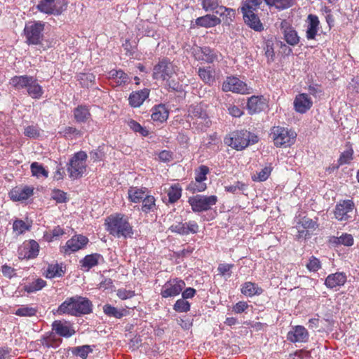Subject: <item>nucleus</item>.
I'll use <instances>...</instances> for the list:
<instances>
[{
	"mask_svg": "<svg viewBox=\"0 0 359 359\" xmlns=\"http://www.w3.org/2000/svg\"><path fill=\"white\" fill-rule=\"evenodd\" d=\"M294 109L299 114H305L313 106V101L306 93H299L294 100Z\"/></svg>",
	"mask_w": 359,
	"mask_h": 359,
	"instance_id": "6ab92c4d",
	"label": "nucleus"
},
{
	"mask_svg": "<svg viewBox=\"0 0 359 359\" xmlns=\"http://www.w3.org/2000/svg\"><path fill=\"white\" fill-rule=\"evenodd\" d=\"M31 228L30 224H26L23 220L16 219L13 224V230L18 236L23 234Z\"/></svg>",
	"mask_w": 359,
	"mask_h": 359,
	"instance_id": "864d4df0",
	"label": "nucleus"
},
{
	"mask_svg": "<svg viewBox=\"0 0 359 359\" xmlns=\"http://www.w3.org/2000/svg\"><path fill=\"white\" fill-rule=\"evenodd\" d=\"M88 241V238L85 236L75 235L66 242L65 245L61 247L60 252L65 255H70L83 248Z\"/></svg>",
	"mask_w": 359,
	"mask_h": 359,
	"instance_id": "2eb2a0df",
	"label": "nucleus"
},
{
	"mask_svg": "<svg viewBox=\"0 0 359 359\" xmlns=\"http://www.w3.org/2000/svg\"><path fill=\"white\" fill-rule=\"evenodd\" d=\"M233 267V264H219L217 267V271L219 274L222 276H227L229 278L231 276V270Z\"/></svg>",
	"mask_w": 359,
	"mask_h": 359,
	"instance_id": "69168bd1",
	"label": "nucleus"
},
{
	"mask_svg": "<svg viewBox=\"0 0 359 359\" xmlns=\"http://www.w3.org/2000/svg\"><path fill=\"white\" fill-rule=\"evenodd\" d=\"M52 330L57 335L69 338L75 334V330L69 322L55 320L52 324Z\"/></svg>",
	"mask_w": 359,
	"mask_h": 359,
	"instance_id": "412c9836",
	"label": "nucleus"
},
{
	"mask_svg": "<svg viewBox=\"0 0 359 359\" xmlns=\"http://www.w3.org/2000/svg\"><path fill=\"white\" fill-rule=\"evenodd\" d=\"M199 226L196 221L191 220L188 222H182L172 224L169 229L172 233L180 235H188L189 233H196L198 231Z\"/></svg>",
	"mask_w": 359,
	"mask_h": 359,
	"instance_id": "a211bd4d",
	"label": "nucleus"
},
{
	"mask_svg": "<svg viewBox=\"0 0 359 359\" xmlns=\"http://www.w3.org/2000/svg\"><path fill=\"white\" fill-rule=\"evenodd\" d=\"M93 351V349L88 345L77 346L73 351V353L82 359H86L88 355Z\"/></svg>",
	"mask_w": 359,
	"mask_h": 359,
	"instance_id": "0e129e2a",
	"label": "nucleus"
},
{
	"mask_svg": "<svg viewBox=\"0 0 359 359\" xmlns=\"http://www.w3.org/2000/svg\"><path fill=\"white\" fill-rule=\"evenodd\" d=\"M168 116L169 111L165 104L155 105L151 109V117L154 121L163 123L168 119Z\"/></svg>",
	"mask_w": 359,
	"mask_h": 359,
	"instance_id": "c756f323",
	"label": "nucleus"
},
{
	"mask_svg": "<svg viewBox=\"0 0 359 359\" xmlns=\"http://www.w3.org/2000/svg\"><path fill=\"white\" fill-rule=\"evenodd\" d=\"M218 199L215 195H196L189 198L188 203L194 212H205L210 210Z\"/></svg>",
	"mask_w": 359,
	"mask_h": 359,
	"instance_id": "6e6552de",
	"label": "nucleus"
},
{
	"mask_svg": "<svg viewBox=\"0 0 359 359\" xmlns=\"http://www.w3.org/2000/svg\"><path fill=\"white\" fill-rule=\"evenodd\" d=\"M39 245L34 240L25 241L18 248V258L20 259H31L36 258L39 252Z\"/></svg>",
	"mask_w": 359,
	"mask_h": 359,
	"instance_id": "dca6fc26",
	"label": "nucleus"
},
{
	"mask_svg": "<svg viewBox=\"0 0 359 359\" xmlns=\"http://www.w3.org/2000/svg\"><path fill=\"white\" fill-rule=\"evenodd\" d=\"M51 198L57 203H66L68 201L67 193L60 189H53L51 194Z\"/></svg>",
	"mask_w": 359,
	"mask_h": 359,
	"instance_id": "e2e57ef3",
	"label": "nucleus"
},
{
	"mask_svg": "<svg viewBox=\"0 0 359 359\" xmlns=\"http://www.w3.org/2000/svg\"><path fill=\"white\" fill-rule=\"evenodd\" d=\"M32 76L22 75L15 76L10 80V84L17 90L27 88L29 81H32Z\"/></svg>",
	"mask_w": 359,
	"mask_h": 359,
	"instance_id": "58836bf2",
	"label": "nucleus"
},
{
	"mask_svg": "<svg viewBox=\"0 0 359 359\" xmlns=\"http://www.w3.org/2000/svg\"><path fill=\"white\" fill-rule=\"evenodd\" d=\"M207 189V184L205 181L202 180H194L191 181L187 187V190L192 192H202L204 191Z\"/></svg>",
	"mask_w": 359,
	"mask_h": 359,
	"instance_id": "3c124183",
	"label": "nucleus"
},
{
	"mask_svg": "<svg viewBox=\"0 0 359 359\" xmlns=\"http://www.w3.org/2000/svg\"><path fill=\"white\" fill-rule=\"evenodd\" d=\"M103 311L107 316L114 317L118 319L126 316L127 313L126 309H118L110 304L104 305L103 307Z\"/></svg>",
	"mask_w": 359,
	"mask_h": 359,
	"instance_id": "c03bdc74",
	"label": "nucleus"
},
{
	"mask_svg": "<svg viewBox=\"0 0 359 359\" xmlns=\"http://www.w3.org/2000/svg\"><path fill=\"white\" fill-rule=\"evenodd\" d=\"M307 19L308 26L306 32V37L308 40H313L316 39L319 29L320 21L318 16L313 14H309Z\"/></svg>",
	"mask_w": 359,
	"mask_h": 359,
	"instance_id": "bb28decb",
	"label": "nucleus"
},
{
	"mask_svg": "<svg viewBox=\"0 0 359 359\" xmlns=\"http://www.w3.org/2000/svg\"><path fill=\"white\" fill-rule=\"evenodd\" d=\"M185 282L178 278L168 280L161 290V295L163 298L174 297L179 295L184 287Z\"/></svg>",
	"mask_w": 359,
	"mask_h": 359,
	"instance_id": "ddd939ff",
	"label": "nucleus"
},
{
	"mask_svg": "<svg viewBox=\"0 0 359 359\" xmlns=\"http://www.w3.org/2000/svg\"><path fill=\"white\" fill-rule=\"evenodd\" d=\"M142 201L141 210L145 214L154 212L156 210V198L154 196L147 195Z\"/></svg>",
	"mask_w": 359,
	"mask_h": 359,
	"instance_id": "79ce46f5",
	"label": "nucleus"
},
{
	"mask_svg": "<svg viewBox=\"0 0 359 359\" xmlns=\"http://www.w3.org/2000/svg\"><path fill=\"white\" fill-rule=\"evenodd\" d=\"M334 242L337 244L351 247L354 243V239L351 234L344 233L339 237H334Z\"/></svg>",
	"mask_w": 359,
	"mask_h": 359,
	"instance_id": "13d9d810",
	"label": "nucleus"
},
{
	"mask_svg": "<svg viewBox=\"0 0 359 359\" xmlns=\"http://www.w3.org/2000/svg\"><path fill=\"white\" fill-rule=\"evenodd\" d=\"M192 55L198 61H203L206 63H214L218 62L222 56L219 51L215 50L210 47L196 46L192 49Z\"/></svg>",
	"mask_w": 359,
	"mask_h": 359,
	"instance_id": "f8f14e48",
	"label": "nucleus"
},
{
	"mask_svg": "<svg viewBox=\"0 0 359 359\" xmlns=\"http://www.w3.org/2000/svg\"><path fill=\"white\" fill-rule=\"evenodd\" d=\"M263 48L268 62H273L275 59L274 42L272 39H266L264 41Z\"/></svg>",
	"mask_w": 359,
	"mask_h": 359,
	"instance_id": "8fccbe9b",
	"label": "nucleus"
},
{
	"mask_svg": "<svg viewBox=\"0 0 359 359\" xmlns=\"http://www.w3.org/2000/svg\"><path fill=\"white\" fill-rule=\"evenodd\" d=\"M93 311V304L86 297L76 295L68 297L57 309L55 313L57 315H69L72 316H81L89 314Z\"/></svg>",
	"mask_w": 359,
	"mask_h": 359,
	"instance_id": "f03ea898",
	"label": "nucleus"
},
{
	"mask_svg": "<svg viewBox=\"0 0 359 359\" xmlns=\"http://www.w3.org/2000/svg\"><path fill=\"white\" fill-rule=\"evenodd\" d=\"M55 332H47L41 339V344L46 348H56L62 342V339L57 338Z\"/></svg>",
	"mask_w": 359,
	"mask_h": 359,
	"instance_id": "4c0bfd02",
	"label": "nucleus"
},
{
	"mask_svg": "<svg viewBox=\"0 0 359 359\" xmlns=\"http://www.w3.org/2000/svg\"><path fill=\"white\" fill-rule=\"evenodd\" d=\"M182 188L179 184H174L170 186L168 191V200L170 203L177 202L182 196Z\"/></svg>",
	"mask_w": 359,
	"mask_h": 359,
	"instance_id": "de8ad7c7",
	"label": "nucleus"
},
{
	"mask_svg": "<svg viewBox=\"0 0 359 359\" xmlns=\"http://www.w3.org/2000/svg\"><path fill=\"white\" fill-rule=\"evenodd\" d=\"M147 189L145 187H131L128 191V198L133 203H140L144 197Z\"/></svg>",
	"mask_w": 359,
	"mask_h": 359,
	"instance_id": "ea45409f",
	"label": "nucleus"
},
{
	"mask_svg": "<svg viewBox=\"0 0 359 359\" xmlns=\"http://www.w3.org/2000/svg\"><path fill=\"white\" fill-rule=\"evenodd\" d=\"M44 24L41 22H30L25 25L24 34L28 45H39L43 38Z\"/></svg>",
	"mask_w": 359,
	"mask_h": 359,
	"instance_id": "0eeeda50",
	"label": "nucleus"
},
{
	"mask_svg": "<svg viewBox=\"0 0 359 359\" xmlns=\"http://www.w3.org/2000/svg\"><path fill=\"white\" fill-rule=\"evenodd\" d=\"M62 133L63 136L67 139L77 138L82 136L81 131L72 126L65 127L62 131Z\"/></svg>",
	"mask_w": 359,
	"mask_h": 359,
	"instance_id": "bf43d9fd",
	"label": "nucleus"
},
{
	"mask_svg": "<svg viewBox=\"0 0 359 359\" xmlns=\"http://www.w3.org/2000/svg\"><path fill=\"white\" fill-rule=\"evenodd\" d=\"M65 273L63 264H48L43 275L46 278L53 279L55 278L62 277Z\"/></svg>",
	"mask_w": 359,
	"mask_h": 359,
	"instance_id": "473e14b6",
	"label": "nucleus"
},
{
	"mask_svg": "<svg viewBox=\"0 0 359 359\" xmlns=\"http://www.w3.org/2000/svg\"><path fill=\"white\" fill-rule=\"evenodd\" d=\"M38 309L29 305H22L15 311V314L20 317H32L36 315Z\"/></svg>",
	"mask_w": 359,
	"mask_h": 359,
	"instance_id": "09e8293b",
	"label": "nucleus"
},
{
	"mask_svg": "<svg viewBox=\"0 0 359 359\" xmlns=\"http://www.w3.org/2000/svg\"><path fill=\"white\" fill-rule=\"evenodd\" d=\"M220 18L215 15L207 14L204 16L199 17L196 20V24L198 26L203 27H212L221 23Z\"/></svg>",
	"mask_w": 359,
	"mask_h": 359,
	"instance_id": "72a5a7b5",
	"label": "nucleus"
},
{
	"mask_svg": "<svg viewBox=\"0 0 359 359\" xmlns=\"http://www.w3.org/2000/svg\"><path fill=\"white\" fill-rule=\"evenodd\" d=\"M346 275L343 272H336L327 276L325 280V285L327 288L334 289L341 287L346 282Z\"/></svg>",
	"mask_w": 359,
	"mask_h": 359,
	"instance_id": "393cba45",
	"label": "nucleus"
},
{
	"mask_svg": "<svg viewBox=\"0 0 359 359\" xmlns=\"http://www.w3.org/2000/svg\"><path fill=\"white\" fill-rule=\"evenodd\" d=\"M355 208V203L351 199L341 200L335 205L334 216L340 222L348 221L351 217L349 213Z\"/></svg>",
	"mask_w": 359,
	"mask_h": 359,
	"instance_id": "4468645a",
	"label": "nucleus"
},
{
	"mask_svg": "<svg viewBox=\"0 0 359 359\" xmlns=\"http://www.w3.org/2000/svg\"><path fill=\"white\" fill-rule=\"evenodd\" d=\"M87 158V154L83 151H78L74 154L67 168L70 178L78 179L82 177L86 170Z\"/></svg>",
	"mask_w": 359,
	"mask_h": 359,
	"instance_id": "423d86ee",
	"label": "nucleus"
},
{
	"mask_svg": "<svg viewBox=\"0 0 359 359\" xmlns=\"http://www.w3.org/2000/svg\"><path fill=\"white\" fill-rule=\"evenodd\" d=\"M26 89L28 95L33 99H39L43 94L42 86L38 83L37 79L34 76Z\"/></svg>",
	"mask_w": 359,
	"mask_h": 359,
	"instance_id": "e433bc0d",
	"label": "nucleus"
},
{
	"mask_svg": "<svg viewBox=\"0 0 359 359\" xmlns=\"http://www.w3.org/2000/svg\"><path fill=\"white\" fill-rule=\"evenodd\" d=\"M31 172L33 176L36 177H43L47 178L48 177V172L43 168V166L37 162H34L30 166Z\"/></svg>",
	"mask_w": 359,
	"mask_h": 359,
	"instance_id": "5fc2aeb1",
	"label": "nucleus"
},
{
	"mask_svg": "<svg viewBox=\"0 0 359 359\" xmlns=\"http://www.w3.org/2000/svg\"><path fill=\"white\" fill-rule=\"evenodd\" d=\"M188 117L201 125V128H208L211 124V121L207 113V105L203 103L191 104L188 109Z\"/></svg>",
	"mask_w": 359,
	"mask_h": 359,
	"instance_id": "1a4fd4ad",
	"label": "nucleus"
},
{
	"mask_svg": "<svg viewBox=\"0 0 359 359\" xmlns=\"http://www.w3.org/2000/svg\"><path fill=\"white\" fill-rule=\"evenodd\" d=\"M46 281L42 278H36L32 282L22 284V290L28 294L36 292L46 286Z\"/></svg>",
	"mask_w": 359,
	"mask_h": 359,
	"instance_id": "c9c22d12",
	"label": "nucleus"
},
{
	"mask_svg": "<svg viewBox=\"0 0 359 359\" xmlns=\"http://www.w3.org/2000/svg\"><path fill=\"white\" fill-rule=\"evenodd\" d=\"M209 172V168L207 165H201L195 170L194 179H196V180L206 181L208 180L207 175Z\"/></svg>",
	"mask_w": 359,
	"mask_h": 359,
	"instance_id": "680f3d73",
	"label": "nucleus"
},
{
	"mask_svg": "<svg viewBox=\"0 0 359 359\" xmlns=\"http://www.w3.org/2000/svg\"><path fill=\"white\" fill-rule=\"evenodd\" d=\"M110 77L115 79L118 86H123L129 82V76L122 69H113L109 72Z\"/></svg>",
	"mask_w": 359,
	"mask_h": 359,
	"instance_id": "a18cd8bd",
	"label": "nucleus"
},
{
	"mask_svg": "<svg viewBox=\"0 0 359 359\" xmlns=\"http://www.w3.org/2000/svg\"><path fill=\"white\" fill-rule=\"evenodd\" d=\"M53 2L54 0H41L37 5V8L41 12L48 15H61L62 7L57 5L56 7L53 6V8H52ZM57 4H59L57 3Z\"/></svg>",
	"mask_w": 359,
	"mask_h": 359,
	"instance_id": "7c9ffc66",
	"label": "nucleus"
},
{
	"mask_svg": "<svg viewBox=\"0 0 359 359\" xmlns=\"http://www.w3.org/2000/svg\"><path fill=\"white\" fill-rule=\"evenodd\" d=\"M198 74L200 79L209 86L213 85L216 81L215 70L211 67H199Z\"/></svg>",
	"mask_w": 359,
	"mask_h": 359,
	"instance_id": "2f4dec72",
	"label": "nucleus"
},
{
	"mask_svg": "<svg viewBox=\"0 0 359 359\" xmlns=\"http://www.w3.org/2000/svg\"><path fill=\"white\" fill-rule=\"evenodd\" d=\"M190 309L189 302L183 298L177 299L173 305V309L179 313H187L190 311Z\"/></svg>",
	"mask_w": 359,
	"mask_h": 359,
	"instance_id": "4d7b16f0",
	"label": "nucleus"
},
{
	"mask_svg": "<svg viewBox=\"0 0 359 359\" xmlns=\"http://www.w3.org/2000/svg\"><path fill=\"white\" fill-rule=\"evenodd\" d=\"M104 257L99 253H93L86 255L80 260L81 268L85 271H89L93 267L98 265L100 262H104Z\"/></svg>",
	"mask_w": 359,
	"mask_h": 359,
	"instance_id": "a878e982",
	"label": "nucleus"
},
{
	"mask_svg": "<svg viewBox=\"0 0 359 359\" xmlns=\"http://www.w3.org/2000/svg\"><path fill=\"white\" fill-rule=\"evenodd\" d=\"M177 71V67L169 58L163 57L159 59L154 66L152 78L155 80L165 81L170 88L177 90L179 83L172 79Z\"/></svg>",
	"mask_w": 359,
	"mask_h": 359,
	"instance_id": "7ed1b4c3",
	"label": "nucleus"
},
{
	"mask_svg": "<svg viewBox=\"0 0 359 359\" xmlns=\"http://www.w3.org/2000/svg\"><path fill=\"white\" fill-rule=\"evenodd\" d=\"M106 231L115 238H132L134 231L128 217L122 213H114L108 216L104 221Z\"/></svg>",
	"mask_w": 359,
	"mask_h": 359,
	"instance_id": "f257e3e1",
	"label": "nucleus"
},
{
	"mask_svg": "<svg viewBox=\"0 0 359 359\" xmlns=\"http://www.w3.org/2000/svg\"><path fill=\"white\" fill-rule=\"evenodd\" d=\"M349 148L342 152L337 161L338 166L348 164L353 158V149H352L350 143H348Z\"/></svg>",
	"mask_w": 359,
	"mask_h": 359,
	"instance_id": "603ef678",
	"label": "nucleus"
},
{
	"mask_svg": "<svg viewBox=\"0 0 359 359\" xmlns=\"http://www.w3.org/2000/svg\"><path fill=\"white\" fill-rule=\"evenodd\" d=\"M243 17L245 23L253 30L259 32L264 30V25L255 13L243 14Z\"/></svg>",
	"mask_w": 359,
	"mask_h": 359,
	"instance_id": "c85d7f7f",
	"label": "nucleus"
},
{
	"mask_svg": "<svg viewBox=\"0 0 359 359\" xmlns=\"http://www.w3.org/2000/svg\"><path fill=\"white\" fill-rule=\"evenodd\" d=\"M306 267L311 272H317L322 267L321 262L316 257L311 256Z\"/></svg>",
	"mask_w": 359,
	"mask_h": 359,
	"instance_id": "052dcab7",
	"label": "nucleus"
},
{
	"mask_svg": "<svg viewBox=\"0 0 359 359\" xmlns=\"http://www.w3.org/2000/svg\"><path fill=\"white\" fill-rule=\"evenodd\" d=\"M77 80L83 88L92 86L95 82V76L93 73H79Z\"/></svg>",
	"mask_w": 359,
	"mask_h": 359,
	"instance_id": "49530a36",
	"label": "nucleus"
},
{
	"mask_svg": "<svg viewBox=\"0 0 359 359\" xmlns=\"http://www.w3.org/2000/svg\"><path fill=\"white\" fill-rule=\"evenodd\" d=\"M258 140L259 138L255 134L246 130L233 131L224 140L226 145L237 151H242L249 145L257 143Z\"/></svg>",
	"mask_w": 359,
	"mask_h": 359,
	"instance_id": "20e7f679",
	"label": "nucleus"
},
{
	"mask_svg": "<svg viewBox=\"0 0 359 359\" xmlns=\"http://www.w3.org/2000/svg\"><path fill=\"white\" fill-rule=\"evenodd\" d=\"M40 129L37 126H28L25 128L24 134L25 136L36 139L40 136Z\"/></svg>",
	"mask_w": 359,
	"mask_h": 359,
	"instance_id": "338daca9",
	"label": "nucleus"
},
{
	"mask_svg": "<svg viewBox=\"0 0 359 359\" xmlns=\"http://www.w3.org/2000/svg\"><path fill=\"white\" fill-rule=\"evenodd\" d=\"M266 100L263 95H252L248 99L247 109L250 114H255L262 111L266 106Z\"/></svg>",
	"mask_w": 359,
	"mask_h": 359,
	"instance_id": "5701e85b",
	"label": "nucleus"
},
{
	"mask_svg": "<svg viewBox=\"0 0 359 359\" xmlns=\"http://www.w3.org/2000/svg\"><path fill=\"white\" fill-rule=\"evenodd\" d=\"M269 6H273L278 11H283L292 7L294 0H264Z\"/></svg>",
	"mask_w": 359,
	"mask_h": 359,
	"instance_id": "37998d69",
	"label": "nucleus"
},
{
	"mask_svg": "<svg viewBox=\"0 0 359 359\" xmlns=\"http://www.w3.org/2000/svg\"><path fill=\"white\" fill-rule=\"evenodd\" d=\"M309 334L307 330L302 325L292 327V330L287 334V339L292 343L306 342Z\"/></svg>",
	"mask_w": 359,
	"mask_h": 359,
	"instance_id": "aec40b11",
	"label": "nucleus"
},
{
	"mask_svg": "<svg viewBox=\"0 0 359 359\" xmlns=\"http://www.w3.org/2000/svg\"><path fill=\"white\" fill-rule=\"evenodd\" d=\"M74 118L76 123L87 122L91 118L90 108L86 104L78 105L73 111Z\"/></svg>",
	"mask_w": 359,
	"mask_h": 359,
	"instance_id": "cd10ccee",
	"label": "nucleus"
},
{
	"mask_svg": "<svg viewBox=\"0 0 359 359\" xmlns=\"http://www.w3.org/2000/svg\"><path fill=\"white\" fill-rule=\"evenodd\" d=\"M262 0H243L241 8L243 14L255 13L262 4Z\"/></svg>",
	"mask_w": 359,
	"mask_h": 359,
	"instance_id": "a19ab883",
	"label": "nucleus"
},
{
	"mask_svg": "<svg viewBox=\"0 0 359 359\" xmlns=\"http://www.w3.org/2000/svg\"><path fill=\"white\" fill-rule=\"evenodd\" d=\"M128 126L135 133H139L142 136L147 137L149 135V131L146 128L142 126L138 122L133 119H130L128 121Z\"/></svg>",
	"mask_w": 359,
	"mask_h": 359,
	"instance_id": "6e6d98bb",
	"label": "nucleus"
},
{
	"mask_svg": "<svg viewBox=\"0 0 359 359\" xmlns=\"http://www.w3.org/2000/svg\"><path fill=\"white\" fill-rule=\"evenodd\" d=\"M34 194V189L27 186L16 187L11 190L8 195L13 201H22L28 199Z\"/></svg>",
	"mask_w": 359,
	"mask_h": 359,
	"instance_id": "4be33fe9",
	"label": "nucleus"
},
{
	"mask_svg": "<svg viewBox=\"0 0 359 359\" xmlns=\"http://www.w3.org/2000/svg\"><path fill=\"white\" fill-rule=\"evenodd\" d=\"M241 292L245 296L251 297L255 295L262 294L264 290L259 287L256 283L248 281L242 285Z\"/></svg>",
	"mask_w": 359,
	"mask_h": 359,
	"instance_id": "f704fd0d",
	"label": "nucleus"
},
{
	"mask_svg": "<svg viewBox=\"0 0 359 359\" xmlns=\"http://www.w3.org/2000/svg\"><path fill=\"white\" fill-rule=\"evenodd\" d=\"M116 295L119 299L126 300L133 297L135 295V292L134 290H128L125 288H121L116 291Z\"/></svg>",
	"mask_w": 359,
	"mask_h": 359,
	"instance_id": "774afa93",
	"label": "nucleus"
},
{
	"mask_svg": "<svg viewBox=\"0 0 359 359\" xmlns=\"http://www.w3.org/2000/svg\"><path fill=\"white\" fill-rule=\"evenodd\" d=\"M222 89L224 92H232L242 95L252 93V88L236 76H228L223 82Z\"/></svg>",
	"mask_w": 359,
	"mask_h": 359,
	"instance_id": "9b49d317",
	"label": "nucleus"
},
{
	"mask_svg": "<svg viewBox=\"0 0 359 359\" xmlns=\"http://www.w3.org/2000/svg\"><path fill=\"white\" fill-rule=\"evenodd\" d=\"M270 137L278 148H287L294 144L297 133L291 128L283 126H273L271 128Z\"/></svg>",
	"mask_w": 359,
	"mask_h": 359,
	"instance_id": "39448f33",
	"label": "nucleus"
},
{
	"mask_svg": "<svg viewBox=\"0 0 359 359\" xmlns=\"http://www.w3.org/2000/svg\"><path fill=\"white\" fill-rule=\"evenodd\" d=\"M280 27L285 41L289 45L295 46L299 43L300 38L297 31L287 20H283L280 22Z\"/></svg>",
	"mask_w": 359,
	"mask_h": 359,
	"instance_id": "f3484780",
	"label": "nucleus"
},
{
	"mask_svg": "<svg viewBox=\"0 0 359 359\" xmlns=\"http://www.w3.org/2000/svg\"><path fill=\"white\" fill-rule=\"evenodd\" d=\"M222 0H201V6L206 12H213L221 17L226 18V20L234 16L233 10L222 5Z\"/></svg>",
	"mask_w": 359,
	"mask_h": 359,
	"instance_id": "9d476101",
	"label": "nucleus"
},
{
	"mask_svg": "<svg viewBox=\"0 0 359 359\" xmlns=\"http://www.w3.org/2000/svg\"><path fill=\"white\" fill-rule=\"evenodd\" d=\"M149 93L150 90L148 88L132 92L128 97L129 104L134 108L140 107L149 97Z\"/></svg>",
	"mask_w": 359,
	"mask_h": 359,
	"instance_id": "b1692460",
	"label": "nucleus"
}]
</instances>
